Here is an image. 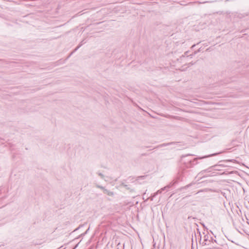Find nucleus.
I'll list each match as a JSON object with an SVG mask.
<instances>
[{
  "instance_id": "f257e3e1",
  "label": "nucleus",
  "mask_w": 249,
  "mask_h": 249,
  "mask_svg": "<svg viewBox=\"0 0 249 249\" xmlns=\"http://www.w3.org/2000/svg\"><path fill=\"white\" fill-rule=\"evenodd\" d=\"M216 155V154H212V155H208V156H205L202 157H199V158H195V159H194L193 160V161H192L191 160H189L188 162H189V164L190 165H187L186 166L187 167H192V162L195 161V160H196L198 159H204V158H206L210 157H211V156H214V155Z\"/></svg>"
},
{
  "instance_id": "f03ea898",
  "label": "nucleus",
  "mask_w": 249,
  "mask_h": 249,
  "mask_svg": "<svg viewBox=\"0 0 249 249\" xmlns=\"http://www.w3.org/2000/svg\"><path fill=\"white\" fill-rule=\"evenodd\" d=\"M103 192L105 194H107L109 196H112L113 195V193L112 192L110 191L106 188L104 189Z\"/></svg>"
},
{
  "instance_id": "7ed1b4c3",
  "label": "nucleus",
  "mask_w": 249,
  "mask_h": 249,
  "mask_svg": "<svg viewBox=\"0 0 249 249\" xmlns=\"http://www.w3.org/2000/svg\"><path fill=\"white\" fill-rule=\"evenodd\" d=\"M165 187H163L162 188H161V189L158 190L157 192H156L153 196V197H155L158 194H160L162 193V192L164 190V189H165Z\"/></svg>"
},
{
  "instance_id": "20e7f679",
  "label": "nucleus",
  "mask_w": 249,
  "mask_h": 249,
  "mask_svg": "<svg viewBox=\"0 0 249 249\" xmlns=\"http://www.w3.org/2000/svg\"><path fill=\"white\" fill-rule=\"evenodd\" d=\"M188 57V56H187L186 57V56H185V55H182V56L181 57L180 59H181V60H185V59H186V57Z\"/></svg>"
},
{
  "instance_id": "39448f33",
  "label": "nucleus",
  "mask_w": 249,
  "mask_h": 249,
  "mask_svg": "<svg viewBox=\"0 0 249 249\" xmlns=\"http://www.w3.org/2000/svg\"><path fill=\"white\" fill-rule=\"evenodd\" d=\"M97 187L101 189L103 191H104V189H105L104 187L99 185H97Z\"/></svg>"
},
{
  "instance_id": "423d86ee",
  "label": "nucleus",
  "mask_w": 249,
  "mask_h": 249,
  "mask_svg": "<svg viewBox=\"0 0 249 249\" xmlns=\"http://www.w3.org/2000/svg\"><path fill=\"white\" fill-rule=\"evenodd\" d=\"M83 43H84V41L81 42V44L80 46H78L75 49V51H76Z\"/></svg>"
},
{
  "instance_id": "0eeeda50",
  "label": "nucleus",
  "mask_w": 249,
  "mask_h": 249,
  "mask_svg": "<svg viewBox=\"0 0 249 249\" xmlns=\"http://www.w3.org/2000/svg\"><path fill=\"white\" fill-rule=\"evenodd\" d=\"M98 175H99V176H100V177H101L102 178H103V175L102 173H98Z\"/></svg>"
},
{
  "instance_id": "6e6552de",
  "label": "nucleus",
  "mask_w": 249,
  "mask_h": 249,
  "mask_svg": "<svg viewBox=\"0 0 249 249\" xmlns=\"http://www.w3.org/2000/svg\"><path fill=\"white\" fill-rule=\"evenodd\" d=\"M89 230V228L86 231V232L83 234L84 235L86 234L87 233Z\"/></svg>"
},
{
  "instance_id": "1a4fd4ad",
  "label": "nucleus",
  "mask_w": 249,
  "mask_h": 249,
  "mask_svg": "<svg viewBox=\"0 0 249 249\" xmlns=\"http://www.w3.org/2000/svg\"><path fill=\"white\" fill-rule=\"evenodd\" d=\"M205 238L204 239V240H205V241L206 242L207 241V238H206V236H205Z\"/></svg>"
},
{
  "instance_id": "9d476101",
  "label": "nucleus",
  "mask_w": 249,
  "mask_h": 249,
  "mask_svg": "<svg viewBox=\"0 0 249 249\" xmlns=\"http://www.w3.org/2000/svg\"><path fill=\"white\" fill-rule=\"evenodd\" d=\"M188 65H189L190 66V65H193V64H191V63H189Z\"/></svg>"
},
{
  "instance_id": "9b49d317",
  "label": "nucleus",
  "mask_w": 249,
  "mask_h": 249,
  "mask_svg": "<svg viewBox=\"0 0 249 249\" xmlns=\"http://www.w3.org/2000/svg\"><path fill=\"white\" fill-rule=\"evenodd\" d=\"M189 185H187L186 187H188Z\"/></svg>"
}]
</instances>
